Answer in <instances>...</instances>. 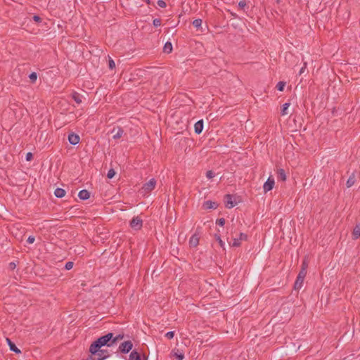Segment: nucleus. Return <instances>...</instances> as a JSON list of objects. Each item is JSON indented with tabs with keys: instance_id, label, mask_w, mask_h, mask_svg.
<instances>
[{
	"instance_id": "nucleus-1",
	"label": "nucleus",
	"mask_w": 360,
	"mask_h": 360,
	"mask_svg": "<svg viewBox=\"0 0 360 360\" xmlns=\"http://www.w3.org/2000/svg\"><path fill=\"white\" fill-rule=\"evenodd\" d=\"M112 337H113V333H109L103 336L100 337L90 345L89 352L91 354H96L99 352V349H101V347L112 346Z\"/></svg>"
},
{
	"instance_id": "nucleus-2",
	"label": "nucleus",
	"mask_w": 360,
	"mask_h": 360,
	"mask_svg": "<svg viewBox=\"0 0 360 360\" xmlns=\"http://www.w3.org/2000/svg\"><path fill=\"white\" fill-rule=\"evenodd\" d=\"M307 275V270L305 267H302L300 271L297 279L295 282L294 288L295 290H300L303 285L304 279Z\"/></svg>"
},
{
	"instance_id": "nucleus-3",
	"label": "nucleus",
	"mask_w": 360,
	"mask_h": 360,
	"mask_svg": "<svg viewBox=\"0 0 360 360\" xmlns=\"http://www.w3.org/2000/svg\"><path fill=\"white\" fill-rule=\"evenodd\" d=\"M156 186V180L155 179H150L148 182L143 184L141 189V193L143 195L148 194L152 191Z\"/></svg>"
},
{
	"instance_id": "nucleus-4",
	"label": "nucleus",
	"mask_w": 360,
	"mask_h": 360,
	"mask_svg": "<svg viewBox=\"0 0 360 360\" xmlns=\"http://www.w3.org/2000/svg\"><path fill=\"white\" fill-rule=\"evenodd\" d=\"M129 225L132 229L135 231H139L143 226V220L139 216L134 217L130 221Z\"/></svg>"
},
{
	"instance_id": "nucleus-5",
	"label": "nucleus",
	"mask_w": 360,
	"mask_h": 360,
	"mask_svg": "<svg viewBox=\"0 0 360 360\" xmlns=\"http://www.w3.org/2000/svg\"><path fill=\"white\" fill-rule=\"evenodd\" d=\"M133 348V343L130 340L124 341L119 346L120 351L123 354H127Z\"/></svg>"
},
{
	"instance_id": "nucleus-6",
	"label": "nucleus",
	"mask_w": 360,
	"mask_h": 360,
	"mask_svg": "<svg viewBox=\"0 0 360 360\" xmlns=\"http://www.w3.org/2000/svg\"><path fill=\"white\" fill-rule=\"evenodd\" d=\"M275 184L274 179L273 178L269 177L266 181L264 184L263 189L265 193L273 189L274 186Z\"/></svg>"
},
{
	"instance_id": "nucleus-7",
	"label": "nucleus",
	"mask_w": 360,
	"mask_h": 360,
	"mask_svg": "<svg viewBox=\"0 0 360 360\" xmlns=\"http://www.w3.org/2000/svg\"><path fill=\"white\" fill-rule=\"evenodd\" d=\"M111 134H112V138L114 139H118L122 136L124 130L120 127H114L111 130Z\"/></svg>"
},
{
	"instance_id": "nucleus-8",
	"label": "nucleus",
	"mask_w": 360,
	"mask_h": 360,
	"mask_svg": "<svg viewBox=\"0 0 360 360\" xmlns=\"http://www.w3.org/2000/svg\"><path fill=\"white\" fill-rule=\"evenodd\" d=\"M236 205V202L233 201V196L230 194L225 195V206L227 208H232Z\"/></svg>"
},
{
	"instance_id": "nucleus-9",
	"label": "nucleus",
	"mask_w": 360,
	"mask_h": 360,
	"mask_svg": "<svg viewBox=\"0 0 360 360\" xmlns=\"http://www.w3.org/2000/svg\"><path fill=\"white\" fill-rule=\"evenodd\" d=\"M91 354L94 355L91 360H104L108 356V355L104 352V350L100 349L98 353Z\"/></svg>"
},
{
	"instance_id": "nucleus-10",
	"label": "nucleus",
	"mask_w": 360,
	"mask_h": 360,
	"mask_svg": "<svg viewBox=\"0 0 360 360\" xmlns=\"http://www.w3.org/2000/svg\"><path fill=\"white\" fill-rule=\"evenodd\" d=\"M79 136L76 134L72 133L68 135V141L72 145L77 144L79 142Z\"/></svg>"
},
{
	"instance_id": "nucleus-11",
	"label": "nucleus",
	"mask_w": 360,
	"mask_h": 360,
	"mask_svg": "<svg viewBox=\"0 0 360 360\" xmlns=\"http://www.w3.org/2000/svg\"><path fill=\"white\" fill-rule=\"evenodd\" d=\"M6 341L9 346L11 351L14 352L16 354L21 353V351L15 346V345L11 340V339L6 338Z\"/></svg>"
},
{
	"instance_id": "nucleus-12",
	"label": "nucleus",
	"mask_w": 360,
	"mask_h": 360,
	"mask_svg": "<svg viewBox=\"0 0 360 360\" xmlns=\"http://www.w3.org/2000/svg\"><path fill=\"white\" fill-rule=\"evenodd\" d=\"M202 207L205 210L216 209L217 207V203L211 200L204 202Z\"/></svg>"
},
{
	"instance_id": "nucleus-13",
	"label": "nucleus",
	"mask_w": 360,
	"mask_h": 360,
	"mask_svg": "<svg viewBox=\"0 0 360 360\" xmlns=\"http://www.w3.org/2000/svg\"><path fill=\"white\" fill-rule=\"evenodd\" d=\"M203 129L202 120L198 121L194 125V130L197 134H200Z\"/></svg>"
},
{
	"instance_id": "nucleus-14",
	"label": "nucleus",
	"mask_w": 360,
	"mask_h": 360,
	"mask_svg": "<svg viewBox=\"0 0 360 360\" xmlns=\"http://www.w3.org/2000/svg\"><path fill=\"white\" fill-rule=\"evenodd\" d=\"M198 243L199 237L196 234L193 235L189 240L190 246L196 247L198 245Z\"/></svg>"
},
{
	"instance_id": "nucleus-15",
	"label": "nucleus",
	"mask_w": 360,
	"mask_h": 360,
	"mask_svg": "<svg viewBox=\"0 0 360 360\" xmlns=\"http://www.w3.org/2000/svg\"><path fill=\"white\" fill-rule=\"evenodd\" d=\"M72 98L77 104H81L82 103L83 96L77 92H73L72 94Z\"/></svg>"
},
{
	"instance_id": "nucleus-16",
	"label": "nucleus",
	"mask_w": 360,
	"mask_h": 360,
	"mask_svg": "<svg viewBox=\"0 0 360 360\" xmlns=\"http://www.w3.org/2000/svg\"><path fill=\"white\" fill-rule=\"evenodd\" d=\"M360 237V224L355 226L352 231V238L356 240Z\"/></svg>"
},
{
	"instance_id": "nucleus-17",
	"label": "nucleus",
	"mask_w": 360,
	"mask_h": 360,
	"mask_svg": "<svg viewBox=\"0 0 360 360\" xmlns=\"http://www.w3.org/2000/svg\"><path fill=\"white\" fill-rule=\"evenodd\" d=\"M277 178L278 180L285 181L286 180V175L285 170L283 169H279L277 172Z\"/></svg>"
},
{
	"instance_id": "nucleus-18",
	"label": "nucleus",
	"mask_w": 360,
	"mask_h": 360,
	"mask_svg": "<svg viewBox=\"0 0 360 360\" xmlns=\"http://www.w3.org/2000/svg\"><path fill=\"white\" fill-rule=\"evenodd\" d=\"M78 196L81 200H87L89 198L90 194L87 190L84 189L79 192Z\"/></svg>"
},
{
	"instance_id": "nucleus-19",
	"label": "nucleus",
	"mask_w": 360,
	"mask_h": 360,
	"mask_svg": "<svg viewBox=\"0 0 360 360\" xmlns=\"http://www.w3.org/2000/svg\"><path fill=\"white\" fill-rule=\"evenodd\" d=\"M129 360H141L140 354L137 351L133 350L129 355Z\"/></svg>"
},
{
	"instance_id": "nucleus-20",
	"label": "nucleus",
	"mask_w": 360,
	"mask_h": 360,
	"mask_svg": "<svg viewBox=\"0 0 360 360\" xmlns=\"http://www.w3.org/2000/svg\"><path fill=\"white\" fill-rule=\"evenodd\" d=\"M54 195L56 197L60 198L65 196V191L63 188H57L54 191Z\"/></svg>"
},
{
	"instance_id": "nucleus-21",
	"label": "nucleus",
	"mask_w": 360,
	"mask_h": 360,
	"mask_svg": "<svg viewBox=\"0 0 360 360\" xmlns=\"http://www.w3.org/2000/svg\"><path fill=\"white\" fill-rule=\"evenodd\" d=\"M164 52L167 53H169L172 51V44L171 42H166L164 48H163Z\"/></svg>"
},
{
	"instance_id": "nucleus-22",
	"label": "nucleus",
	"mask_w": 360,
	"mask_h": 360,
	"mask_svg": "<svg viewBox=\"0 0 360 360\" xmlns=\"http://www.w3.org/2000/svg\"><path fill=\"white\" fill-rule=\"evenodd\" d=\"M355 183V177H354V175L352 174V176H350L347 181V186L348 188L352 186Z\"/></svg>"
},
{
	"instance_id": "nucleus-23",
	"label": "nucleus",
	"mask_w": 360,
	"mask_h": 360,
	"mask_svg": "<svg viewBox=\"0 0 360 360\" xmlns=\"http://www.w3.org/2000/svg\"><path fill=\"white\" fill-rule=\"evenodd\" d=\"M290 103H285L283 105L282 110H281V114L282 115H285L288 114V108H289Z\"/></svg>"
},
{
	"instance_id": "nucleus-24",
	"label": "nucleus",
	"mask_w": 360,
	"mask_h": 360,
	"mask_svg": "<svg viewBox=\"0 0 360 360\" xmlns=\"http://www.w3.org/2000/svg\"><path fill=\"white\" fill-rule=\"evenodd\" d=\"M240 243L239 238H233L231 242H229V244L233 247H238L240 245Z\"/></svg>"
},
{
	"instance_id": "nucleus-25",
	"label": "nucleus",
	"mask_w": 360,
	"mask_h": 360,
	"mask_svg": "<svg viewBox=\"0 0 360 360\" xmlns=\"http://www.w3.org/2000/svg\"><path fill=\"white\" fill-rule=\"evenodd\" d=\"M193 25L196 28H200L202 25L201 19H195L193 21Z\"/></svg>"
},
{
	"instance_id": "nucleus-26",
	"label": "nucleus",
	"mask_w": 360,
	"mask_h": 360,
	"mask_svg": "<svg viewBox=\"0 0 360 360\" xmlns=\"http://www.w3.org/2000/svg\"><path fill=\"white\" fill-rule=\"evenodd\" d=\"M285 86V82H279L276 84V88L278 91H283Z\"/></svg>"
},
{
	"instance_id": "nucleus-27",
	"label": "nucleus",
	"mask_w": 360,
	"mask_h": 360,
	"mask_svg": "<svg viewBox=\"0 0 360 360\" xmlns=\"http://www.w3.org/2000/svg\"><path fill=\"white\" fill-rule=\"evenodd\" d=\"M29 78L32 83H34L37 79V75L36 72H32L29 75Z\"/></svg>"
},
{
	"instance_id": "nucleus-28",
	"label": "nucleus",
	"mask_w": 360,
	"mask_h": 360,
	"mask_svg": "<svg viewBox=\"0 0 360 360\" xmlns=\"http://www.w3.org/2000/svg\"><path fill=\"white\" fill-rule=\"evenodd\" d=\"M124 338V335H118L115 337H112V345L116 342H117L119 340H122V338Z\"/></svg>"
},
{
	"instance_id": "nucleus-29",
	"label": "nucleus",
	"mask_w": 360,
	"mask_h": 360,
	"mask_svg": "<svg viewBox=\"0 0 360 360\" xmlns=\"http://www.w3.org/2000/svg\"><path fill=\"white\" fill-rule=\"evenodd\" d=\"M174 356L177 358L178 360H183L184 358V353L179 352V351L174 352Z\"/></svg>"
},
{
	"instance_id": "nucleus-30",
	"label": "nucleus",
	"mask_w": 360,
	"mask_h": 360,
	"mask_svg": "<svg viewBox=\"0 0 360 360\" xmlns=\"http://www.w3.org/2000/svg\"><path fill=\"white\" fill-rule=\"evenodd\" d=\"M115 175V172L113 169H110L108 172L107 176L108 179H112Z\"/></svg>"
},
{
	"instance_id": "nucleus-31",
	"label": "nucleus",
	"mask_w": 360,
	"mask_h": 360,
	"mask_svg": "<svg viewBox=\"0 0 360 360\" xmlns=\"http://www.w3.org/2000/svg\"><path fill=\"white\" fill-rule=\"evenodd\" d=\"M238 7H239L241 10H243V11H245V7H246V2H245V1H244V0H243V1H239V3H238Z\"/></svg>"
},
{
	"instance_id": "nucleus-32",
	"label": "nucleus",
	"mask_w": 360,
	"mask_h": 360,
	"mask_svg": "<svg viewBox=\"0 0 360 360\" xmlns=\"http://www.w3.org/2000/svg\"><path fill=\"white\" fill-rule=\"evenodd\" d=\"M73 265H74V264H73V262H66V264H65V269L66 270H70V269H72Z\"/></svg>"
},
{
	"instance_id": "nucleus-33",
	"label": "nucleus",
	"mask_w": 360,
	"mask_h": 360,
	"mask_svg": "<svg viewBox=\"0 0 360 360\" xmlns=\"http://www.w3.org/2000/svg\"><path fill=\"white\" fill-rule=\"evenodd\" d=\"M215 238H216V240L219 242V243L220 246H221V248H224V247L225 243H224V242H223V240L221 239V237H220L219 236H218V235H217V234H216V235H215Z\"/></svg>"
},
{
	"instance_id": "nucleus-34",
	"label": "nucleus",
	"mask_w": 360,
	"mask_h": 360,
	"mask_svg": "<svg viewBox=\"0 0 360 360\" xmlns=\"http://www.w3.org/2000/svg\"><path fill=\"white\" fill-rule=\"evenodd\" d=\"M174 336V331H169L165 334V337L168 339H172Z\"/></svg>"
},
{
	"instance_id": "nucleus-35",
	"label": "nucleus",
	"mask_w": 360,
	"mask_h": 360,
	"mask_svg": "<svg viewBox=\"0 0 360 360\" xmlns=\"http://www.w3.org/2000/svg\"><path fill=\"white\" fill-rule=\"evenodd\" d=\"M157 4L161 8H165L166 7L167 5L166 2L163 0H158Z\"/></svg>"
},
{
	"instance_id": "nucleus-36",
	"label": "nucleus",
	"mask_w": 360,
	"mask_h": 360,
	"mask_svg": "<svg viewBox=\"0 0 360 360\" xmlns=\"http://www.w3.org/2000/svg\"><path fill=\"white\" fill-rule=\"evenodd\" d=\"M153 24L155 27H159L161 25V21L158 18H155L153 20Z\"/></svg>"
},
{
	"instance_id": "nucleus-37",
	"label": "nucleus",
	"mask_w": 360,
	"mask_h": 360,
	"mask_svg": "<svg viewBox=\"0 0 360 360\" xmlns=\"http://www.w3.org/2000/svg\"><path fill=\"white\" fill-rule=\"evenodd\" d=\"M206 176L208 178V179H212L214 176V172L212 171V170H209L206 172Z\"/></svg>"
},
{
	"instance_id": "nucleus-38",
	"label": "nucleus",
	"mask_w": 360,
	"mask_h": 360,
	"mask_svg": "<svg viewBox=\"0 0 360 360\" xmlns=\"http://www.w3.org/2000/svg\"><path fill=\"white\" fill-rule=\"evenodd\" d=\"M217 224L220 226H223L225 224V219L224 218L219 219L217 220Z\"/></svg>"
},
{
	"instance_id": "nucleus-39",
	"label": "nucleus",
	"mask_w": 360,
	"mask_h": 360,
	"mask_svg": "<svg viewBox=\"0 0 360 360\" xmlns=\"http://www.w3.org/2000/svg\"><path fill=\"white\" fill-rule=\"evenodd\" d=\"M109 68L111 70H112L113 68H115V63L114 60L111 58H110V60H109Z\"/></svg>"
},
{
	"instance_id": "nucleus-40",
	"label": "nucleus",
	"mask_w": 360,
	"mask_h": 360,
	"mask_svg": "<svg viewBox=\"0 0 360 360\" xmlns=\"http://www.w3.org/2000/svg\"><path fill=\"white\" fill-rule=\"evenodd\" d=\"M35 238L32 236H30L27 240V242L30 244H32L34 242Z\"/></svg>"
},
{
	"instance_id": "nucleus-41",
	"label": "nucleus",
	"mask_w": 360,
	"mask_h": 360,
	"mask_svg": "<svg viewBox=\"0 0 360 360\" xmlns=\"http://www.w3.org/2000/svg\"><path fill=\"white\" fill-rule=\"evenodd\" d=\"M239 240H240V241H242V240H247V235H246V234H245V233H241L240 234Z\"/></svg>"
},
{
	"instance_id": "nucleus-42",
	"label": "nucleus",
	"mask_w": 360,
	"mask_h": 360,
	"mask_svg": "<svg viewBox=\"0 0 360 360\" xmlns=\"http://www.w3.org/2000/svg\"><path fill=\"white\" fill-rule=\"evenodd\" d=\"M33 158L32 153L29 152L26 154V160L30 161Z\"/></svg>"
},
{
	"instance_id": "nucleus-43",
	"label": "nucleus",
	"mask_w": 360,
	"mask_h": 360,
	"mask_svg": "<svg viewBox=\"0 0 360 360\" xmlns=\"http://www.w3.org/2000/svg\"><path fill=\"white\" fill-rule=\"evenodd\" d=\"M306 68H307V63H304V66L300 69L299 75L303 74Z\"/></svg>"
},
{
	"instance_id": "nucleus-44",
	"label": "nucleus",
	"mask_w": 360,
	"mask_h": 360,
	"mask_svg": "<svg viewBox=\"0 0 360 360\" xmlns=\"http://www.w3.org/2000/svg\"><path fill=\"white\" fill-rule=\"evenodd\" d=\"M9 266H10L11 269L13 270L16 267V264L14 262H11L9 264Z\"/></svg>"
},
{
	"instance_id": "nucleus-45",
	"label": "nucleus",
	"mask_w": 360,
	"mask_h": 360,
	"mask_svg": "<svg viewBox=\"0 0 360 360\" xmlns=\"http://www.w3.org/2000/svg\"><path fill=\"white\" fill-rule=\"evenodd\" d=\"M33 19H34V21H36V22H39V21L41 20L40 17H39V16H38V15H34V16L33 17Z\"/></svg>"
},
{
	"instance_id": "nucleus-46",
	"label": "nucleus",
	"mask_w": 360,
	"mask_h": 360,
	"mask_svg": "<svg viewBox=\"0 0 360 360\" xmlns=\"http://www.w3.org/2000/svg\"><path fill=\"white\" fill-rule=\"evenodd\" d=\"M302 267H305L306 269L307 268V264L305 261H304L302 263Z\"/></svg>"
}]
</instances>
